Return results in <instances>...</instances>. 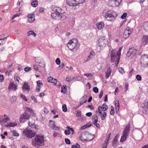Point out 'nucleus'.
I'll list each match as a JSON object with an SVG mask.
<instances>
[{
  "label": "nucleus",
  "mask_w": 148,
  "mask_h": 148,
  "mask_svg": "<svg viewBox=\"0 0 148 148\" xmlns=\"http://www.w3.org/2000/svg\"><path fill=\"white\" fill-rule=\"evenodd\" d=\"M44 140L43 136L36 135L32 142V145L36 147H39L44 144Z\"/></svg>",
  "instance_id": "f257e3e1"
},
{
  "label": "nucleus",
  "mask_w": 148,
  "mask_h": 148,
  "mask_svg": "<svg viewBox=\"0 0 148 148\" xmlns=\"http://www.w3.org/2000/svg\"><path fill=\"white\" fill-rule=\"evenodd\" d=\"M33 110L29 107H27L26 110L23 114L20 116V121L21 123H23L29 119L31 113Z\"/></svg>",
  "instance_id": "f03ea898"
},
{
  "label": "nucleus",
  "mask_w": 148,
  "mask_h": 148,
  "mask_svg": "<svg viewBox=\"0 0 148 148\" xmlns=\"http://www.w3.org/2000/svg\"><path fill=\"white\" fill-rule=\"evenodd\" d=\"M103 16L108 21H111L115 19L112 12L107 8H105L102 13Z\"/></svg>",
  "instance_id": "7ed1b4c3"
},
{
  "label": "nucleus",
  "mask_w": 148,
  "mask_h": 148,
  "mask_svg": "<svg viewBox=\"0 0 148 148\" xmlns=\"http://www.w3.org/2000/svg\"><path fill=\"white\" fill-rule=\"evenodd\" d=\"M79 46L77 40L75 38L70 40L67 45L68 48L71 50L74 49H77Z\"/></svg>",
  "instance_id": "20e7f679"
},
{
  "label": "nucleus",
  "mask_w": 148,
  "mask_h": 148,
  "mask_svg": "<svg viewBox=\"0 0 148 148\" xmlns=\"http://www.w3.org/2000/svg\"><path fill=\"white\" fill-rule=\"evenodd\" d=\"M85 1V0H66V3L69 6L76 7Z\"/></svg>",
  "instance_id": "39448f33"
},
{
  "label": "nucleus",
  "mask_w": 148,
  "mask_h": 148,
  "mask_svg": "<svg viewBox=\"0 0 148 148\" xmlns=\"http://www.w3.org/2000/svg\"><path fill=\"white\" fill-rule=\"evenodd\" d=\"M108 5L110 7L118 6L121 4L122 0H107Z\"/></svg>",
  "instance_id": "423d86ee"
},
{
  "label": "nucleus",
  "mask_w": 148,
  "mask_h": 148,
  "mask_svg": "<svg viewBox=\"0 0 148 148\" xmlns=\"http://www.w3.org/2000/svg\"><path fill=\"white\" fill-rule=\"evenodd\" d=\"M115 51L114 50H112L111 52L110 57L111 61L112 62H115L116 63V65H117L119 61V59L118 60L116 58L117 54L115 53Z\"/></svg>",
  "instance_id": "0eeeda50"
},
{
  "label": "nucleus",
  "mask_w": 148,
  "mask_h": 148,
  "mask_svg": "<svg viewBox=\"0 0 148 148\" xmlns=\"http://www.w3.org/2000/svg\"><path fill=\"white\" fill-rule=\"evenodd\" d=\"M23 133L26 137L28 138H31L35 135V133L30 130H23Z\"/></svg>",
  "instance_id": "6e6552de"
},
{
  "label": "nucleus",
  "mask_w": 148,
  "mask_h": 148,
  "mask_svg": "<svg viewBox=\"0 0 148 148\" xmlns=\"http://www.w3.org/2000/svg\"><path fill=\"white\" fill-rule=\"evenodd\" d=\"M51 16L53 19L57 20L64 19L66 18L65 16H60V15L58 14L55 12L52 13L51 14Z\"/></svg>",
  "instance_id": "1a4fd4ad"
},
{
  "label": "nucleus",
  "mask_w": 148,
  "mask_h": 148,
  "mask_svg": "<svg viewBox=\"0 0 148 148\" xmlns=\"http://www.w3.org/2000/svg\"><path fill=\"white\" fill-rule=\"evenodd\" d=\"M36 62L39 64V65L42 67L45 66V62L43 59L42 57H38L35 58Z\"/></svg>",
  "instance_id": "9d476101"
},
{
  "label": "nucleus",
  "mask_w": 148,
  "mask_h": 148,
  "mask_svg": "<svg viewBox=\"0 0 148 148\" xmlns=\"http://www.w3.org/2000/svg\"><path fill=\"white\" fill-rule=\"evenodd\" d=\"M53 11L56 12L58 14L60 15V16H65L63 14L65 13L64 10H62L61 8L58 7H55L53 9Z\"/></svg>",
  "instance_id": "9b49d317"
},
{
  "label": "nucleus",
  "mask_w": 148,
  "mask_h": 148,
  "mask_svg": "<svg viewBox=\"0 0 148 148\" xmlns=\"http://www.w3.org/2000/svg\"><path fill=\"white\" fill-rule=\"evenodd\" d=\"M148 61V55L145 54L143 55L140 59V63L141 65L144 66Z\"/></svg>",
  "instance_id": "f8f14e48"
},
{
  "label": "nucleus",
  "mask_w": 148,
  "mask_h": 148,
  "mask_svg": "<svg viewBox=\"0 0 148 148\" xmlns=\"http://www.w3.org/2000/svg\"><path fill=\"white\" fill-rule=\"evenodd\" d=\"M108 109V106L105 103H103L101 106H99L98 108V112L99 113H101L102 111H105Z\"/></svg>",
  "instance_id": "ddd939ff"
},
{
  "label": "nucleus",
  "mask_w": 148,
  "mask_h": 148,
  "mask_svg": "<svg viewBox=\"0 0 148 148\" xmlns=\"http://www.w3.org/2000/svg\"><path fill=\"white\" fill-rule=\"evenodd\" d=\"M98 117L96 115H94L92 116V121L93 123L98 128H99L100 127V125L97 123Z\"/></svg>",
  "instance_id": "4468645a"
},
{
  "label": "nucleus",
  "mask_w": 148,
  "mask_h": 148,
  "mask_svg": "<svg viewBox=\"0 0 148 148\" xmlns=\"http://www.w3.org/2000/svg\"><path fill=\"white\" fill-rule=\"evenodd\" d=\"M130 123H128L124 128V131L123 132V134L126 135L127 136L129 134L130 130Z\"/></svg>",
  "instance_id": "2eb2a0df"
},
{
  "label": "nucleus",
  "mask_w": 148,
  "mask_h": 148,
  "mask_svg": "<svg viewBox=\"0 0 148 148\" xmlns=\"http://www.w3.org/2000/svg\"><path fill=\"white\" fill-rule=\"evenodd\" d=\"M137 53V50L134 48H132L129 49L127 55V56H130L131 55H135Z\"/></svg>",
  "instance_id": "dca6fc26"
},
{
  "label": "nucleus",
  "mask_w": 148,
  "mask_h": 148,
  "mask_svg": "<svg viewBox=\"0 0 148 148\" xmlns=\"http://www.w3.org/2000/svg\"><path fill=\"white\" fill-rule=\"evenodd\" d=\"M142 45L144 46L148 44V35L143 36L142 40Z\"/></svg>",
  "instance_id": "f3484780"
},
{
  "label": "nucleus",
  "mask_w": 148,
  "mask_h": 148,
  "mask_svg": "<svg viewBox=\"0 0 148 148\" xmlns=\"http://www.w3.org/2000/svg\"><path fill=\"white\" fill-rule=\"evenodd\" d=\"M9 90H16L17 89V86L14 83V82H10L8 87Z\"/></svg>",
  "instance_id": "a211bd4d"
},
{
  "label": "nucleus",
  "mask_w": 148,
  "mask_h": 148,
  "mask_svg": "<svg viewBox=\"0 0 148 148\" xmlns=\"http://www.w3.org/2000/svg\"><path fill=\"white\" fill-rule=\"evenodd\" d=\"M143 105L144 106H143L142 108H144L145 110L144 112L147 113H148V100L147 99L145 100L143 103Z\"/></svg>",
  "instance_id": "6ab92c4d"
},
{
  "label": "nucleus",
  "mask_w": 148,
  "mask_h": 148,
  "mask_svg": "<svg viewBox=\"0 0 148 148\" xmlns=\"http://www.w3.org/2000/svg\"><path fill=\"white\" fill-rule=\"evenodd\" d=\"M47 81L48 82L53 83L54 85H56L57 82V79H53L52 77L50 76L47 78Z\"/></svg>",
  "instance_id": "aec40b11"
},
{
  "label": "nucleus",
  "mask_w": 148,
  "mask_h": 148,
  "mask_svg": "<svg viewBox=\"0 0 148 148\" xmlns=\"http://www.w3.org/2000/svg\"><path fill=\"white\" fill-rule=\"evenodd\" d=\"M27 17L28 18V21L30 23L33 22L35 20V15L34 14H28Z\"/></svg>",
  "instance_id": "412c9836"
},
{
  "label": "nucleus",
  "mask_w": 148,
  "mask_h": 148,
  "mask_svg": "<svg viewBox=\"0 0 148 148\" xmlns=\"http://www.w3.org/2000/svg\"><path fill=\"white\" fill-rule=\"evenodd\" d=\"M87 136V134L84 132L81 133L79 136L80 140L82 141H88Z\"/></svg>",
  "instance_id": "4be33fe9"
},
{
  "label": "nucleus",
  "mask_w": 148,
  "mask_h": 148,
  "mask_svg": "<svg viewBox=\"0 0 148 148\" xmlns=\"http://www.w3.org/2000/svg\"><path fill=\"white\" fill-rule=\"evenodd\" d=\"M96 27L98 29H100L103 28L104 26V24L103 22L101 21L98 22L96 24Z\"/></svg>",
  "instance_id": "5701e85b"
},
{
  "label": "nucleus",
  "mask_w": 148,
  "mask_h": 148,
  "mask_svg": "<svg viewBox=\"0 0 148 148\" xmlns=\"http://www.w3.org/2000/svg\"><path fill=\"white\" fill-rule=\"evenodd\" d=\"M23 90H26L28 92L29 91V86L28 85V83L25 82L24 83L23 86L22 87Z\"/></svg>",
  "instance_id": "b1692460"
},
{
  "label": "nucleus",
  "mask_w": 148,
  "mask_h": 148,
  "mask_svg": "<svg viewBox=\"0 0 148 148\" xmlns=\"http://www.w3.org/2000/svg\"><path fill=\"white\" fill-rule=\"evenodd\" d=\"M112 71V70L109 67L106 71L105 73L106 74V78H108L110 76Z\"/></svg>",
  "instance_id": "393cba45"
},
{
  "label": "nucleus",
  "mask_w": 148,
  "mask_h": 148,
  "mask_svg": "<svg viewBox=\"0 0 148 148\" xmlns=\"http://www.w3.org/2000/svg\"><path fill=\"white\" fill-rule=\"evenodd\" d=\"M98 114L101 116V118L102 120H104L107 115L106 112H102L101 111V113H99Z\"/></svg>",
  "instance_id": "a878e982"
},
{
  "label": "nucleus",
  "mask_w": 148,
  "mask_h": 148,
  "mask_svg": "<svg viewBox=\"0 0 148 148\" xmlns=\"http://www.w3.org/2000/svg\"><path fill=\"white\" fill-rule=\"evenodd\" d=\"M115 105L116 112H118L119 111L120 108V105L119 101H116L115 102Z\"/></svg>",
  "instance_id": "bb28decb"
},
{
  "label": "nucleus",
  "mask_w": 148,
  "mask_h": 148,
  "mask_svg": "<svg viewBox=\"0 0 148 148\" xmlns=\"http://www.w3.org/2000/svg\"><path fill=\"white\" fill-rule=\"evenodd\" d=\"M143 26L144 30L148 32V21L144 23Z\"/></svg>",
  "instance_id": "cd10ccee"
},
{
  "label": "nucleus",
  "mask_w": 148,
  "mask_h": 148,
  "mask_svg": "<svg viewBox=\"0 0 148 148\" xmlns=\"http://www.w3.org/2000/svg\"><path fill=\"white\" fill-rule=\"evenodd\" d=\"M131 34L130 32H128L127 31H125L123 35V37L126 39Z\"/></svg>",
  "instance_id": "c85d7f7f"
},
{
  "label": "nucleus",
  "mask_w": 148,
  "mask_h": 148,
  "mask_svg": "<svg viewBox=\"0 0 148 148\" xmlns=\"http://www.w3.org/2000/svg\"><path fill=\"white\" fill-rule=\"evenodd\" d=\"M50 127L55 130H60V127L56 126L54 122H53V123L50 125Z\"/></svg>",
  "instance_id": "c756f323"
},
{
  "label": "nucleus",
  "mask_w": 148,
  "mask_h": 148,
  "mask_svg": "<svg viewBox=\"0 0 148 148\" xmlns=\"http://www.w3.org/2000/svg\"><path fill=\"white\" fill-rule=\"evenodd\" d=\"M123 48V46H122L121 47H120L118 51L116 53V54H117V56L116 57V58H117V59L118 60L120 59V56H121V49Z\"/></svg>",
  "instance_id": "7c9ffc66"
},
{
  "label": "nucleus",
  "mask_w": 148,
  "mask_h": 148,
  "mask_svg": "<svg viewBox=\"0 0 148 148\" xmlns=\"http://www.w3.org/2000/svg\"><path fill=\"white\" fill-rule=\"evenodd\" d=\"M111 136V133H109V134L107 135L106 136V139L105 142L106 143V145L104 146H107V145H108V141L109 140L110 137Z\"/></svg>",
  "instance_id": "2f4dec72"
},
{
  "label": "nucleus",
  "mask_w": 148,
  "mask_h": 148,
  "mask_svg": "<svg viewBox=\"0 0 148 148\" xmlns=\"http://www.w3.org/2000/svg\"><path fill=\"white\" fill-rule=\"evenodd\" d=\"M31 35H32L34 37H36V34L33 31L30 30L27 32V36H29Z\"/></svg>",
  "instance_id": "473e14b6"
},
{
  "label": "nucleus",
  "mask_w": 148,
  "mask_h": 148,
  "mask_svg": "<svg viewBox=\"0 0 148 148\" xmlns=\"http://www.w3.org/2000/svg\"><path fill=\"white\" fill-rule=\"evenodd\" d=\"M66 85H63L61 89V92L63 93L66 92Z\"/></svg>",
  "instance_id": "72a5a7b5"
},
{
  "label": "nucleus",
  "mask_w": 148,
  "mask_h": 148,
  "mask_svg": "<svg viewBox=\"0 0 148 148\" xmlns=\"http://www.w3.org/2000/svg\"><path fill=\"white\" fill-rule=\"evenodd\" d=\"M38 5V1L37 0H35L32 2L31 5L33 7H36Z\"/></svg>",
  "instance_id": "f704fd0d"
},
{
  "label": "nucleus",
  "mask_w": 148,
  "mask_h": 148,
  "mask_svg": "<svg viewBox=\"0 0 148 148\" xmlns=\"http://www.w3.org/2000/svg\"><path fill=\"white\" fill-rule=\"evenodd\" d=\"M17 124L13 122H10L9 124H7L6 125V126L7 127H14L17 125Z\"/></svg>",
  "instance_id": "c9c22d12"
},
{
  "label": "nucleus",
  "mask_w": 148,
  "mask_h": 148,
  "mask_svg": "<svg viewBox=\"0 0 148 148\" xmlns=\"http://www.w3.org/2000/svg\"><path fill=\"white\" fill-rule=\"evenodd\" d=\"M128 136L123 134V135L121 136V139H120V141L121 142H123L126 140V138Z\"/></svg>",
  "instance_id": "e433bc0d"
},
{
  "label": "nucleus",
  "mask_w": 148,
  "mask_h": 148,
  "mask_svg": "<svg viewBox=\"0 0 148 148\" xmlns=\"http://www.w3.org/2000/svg\"><path fill=\"white\" fill-rule=\"evenodd\" d=\"M12 133L13 134L14 136H18L19 135V134L15 130H13L12 131Z\"/></svg>",
  "instance_id": "4c0bfd02"
},
{
  "label": "nucleus",
  "mask_w": 148,
  "mask_h": 148,
  "mask_svg": "<svg viewBox=\"0 0 148 148\" xmlns=\"http://www.w3.org/2000/svg\"><path fill=\"white\" fill-rule=\"evenodd\" d=\"M95 52L94 51H91L90 52V55L88 57V58H87V61L88 60L90 59V58H92V57L94 55H95Z\"/></svg>",
  "instance_id": "58836bf2"
},
{
  "label": "nucleus",
  "mask_w": 148,
  "mask_h": 148,
  "mask_svg": "<svg viewBox=\"0 0 148 148\" xmlns=\"http://www.w3.org/2000/svg\"><path fill=\"white\" fill-rule=\"evenodd\" d=\"M28 124L29 126L31 127L32 128H36V125L34 124V123H32V122H30L29 121L28 122Z\"/></svg>",
  "instance_id": "ea45409f"
},
{
  "label": "nucleus",
  "mask_w": 148,
  "mask_h": 148,
  "mask_svg": "<svg viewBox=\"0 0 148 148\" xmlns=\"http://www.w3.org/2000/svg\"><path fill=\"white\" fill-rule=\"evenodd\" d=\"M3 117H1V118H2V119H1V121H0V122L2 121L4 122H6L8 121H10V119L8 117H6L4 119L3 118Z\"/></svg>",
  "instance_id": "a19ab883"
},
{
  "label": "nucleus",
  "mask_w": 148,
  "mask_h": 148,
  "mask_svg": "<svg viewBox=\"0 0 148 148\" xmlns=\"http://www.w3.org/2000/svg\"><path fill=\"white\" fill-rule=\"evenodd\" d=\"M6 39V38H4L0 39V45H3L4 44Z\"/></svg>",
  "instance_id": "79ce46f5"
},
{
  "label": "nucleus",
  "mask_w": 148,
  "mask_h": 148,
  "mask_svg": "<svg viewBox=\"0 0 148 148\" xmlns=\"http://www.w3.org/2000/svg\"><path fill=\"white\" fill-rule=\"evenodd\" d=\"M118 143L117 140L114 139L112 142V145L114 147H116L117 146Z\"/></svg>",
  "instance_id": "37998d69"
},
{
  "label": "nucleus",
  "mask_w": 148,
  "mask_h": 148,
  "mask_svg": "<svg viewBox=\"0 0 148 148\" xmlns=\"http://www.w3.org/2000/svg\"><path fill=\"white\" fill-rule=\"evenodd\" d=\"M62 111L64 112H66L67 111V108L65 104H64L62 106Z\"/></svg>",
  "instance_id": "c03bdc74"
},
{
  "label": "nucleus",
  "mask_w": 148,
  "mask_h": 148,
  "mask_svg": "<svg viewBox=\"0 0 148 148\" xmlns=\"http://www.w3.org/2000/svg\"><path fill=\"white\" fill-rule=\"evenodd\" d=\"M111 110L110 112V114L111 115H113L114 113V108L113 106H111Z\"/></svg>",
  "instance_id": "a18cd8bd"
},
{
  "label": "nucleus",
  "mask_w": 148,
  "mask_h": 148,
  "mask_svg": "<svg viewBox=\"0 0 148 148\" xmlns=\"http://www.w3.org/2000/svg\"><path fill=\"white\" fill-rule=\"evenodd\" d=\"M20 97L23 100L25 101H27V99L24 95L22 94H21Z\"/></svg>",
  "instance_id": "49530a36"
},
{
  "label": "nucleus",
  "mask_w": 148,
  "mask_h": 148,
  "mask_svg": "<svg viewBox=\"0 0 148 148\" xmlns=\"http://www.w3.org/2000/svg\"><path fill=\"white\" fill-rule=\"evenodd\" d=\"M37 86L41 87L42 85V83L41 80H38L37 82Z\"/></svg>",
  "instance_id": "de8ad7c7"
},
{
  "label": "nucleus",
  "mask_w": 148,
  "mask_h": 148,
  "mask_svg": "<svg viewBox=\"0 0 148 148\" xmlns=\"http://www.w3.org/2000/svg\"><path fill=\"white\" fill-rule=\"evenodd\" d=\"M76 116L79 117H81V112L80 111H77L76 112Z\"/></svg>",
  "instance_id": "09e8293b"
},
{
  "label": "nucleus",
  "mask_w": 148,
  "mask_h": 148,
  "mask_svg": "<svg viewBox=\"0 0 148 148\" xmlns=\"http://www.w3.org/2000/svg\"><path fill=\"white\" fill-rule=\"evenodd\" d=\"M31 69H32L31 67L28 66H27L24 68V70L25 71L27 72L31 70Z\"/></svg>",
  "instance_id": "8fccbe9b"
},
{
  "label": "nucleus",
  "mask_w": 148,
  "mask_h": 148,
  "mask_svg": "<svg viewBox=\"0 0 148 148\" xmlns=\"http://www.w3.org/2000/svg\"><path fill=\"white\" fill-rule=\"evenodd\" d=\"M31 98L33 101L35 103H37V101L36 98L34 96H31Z\"/></svg>",
  "instance_id": "3c124183"
},
{
  "label": "nucleus",
  "mask_w": 148,
  "mask_h": 148,
  "mask_svg": "<svg viewBox=\"0 0 148 148\" xmlns=\"http://www.w3.org/2000/svg\"><path fill=\"white\" fill-rule=\"evenodd\" d=\"M136 78L138 80L140 81L141 80L142 77L140 75H137L136 76Z\"/></svg>",
  "instance_id": "603ef678"
},
{
  "label": "nucleus",
  "mask_w": 148,
  "mask_h": 148,
  "mask_svg": "<svg viewBox=\"0 0 148 148\" xmlns=\"http://www.w3.org/2000/svg\"><path fill=\"white\" fill-rule=\"evenodd\" d=\"M56 63L58 65H60V61L59 58H57L56 60Z\"/></svg>",
  "instance_id": "864d4df0"
},
{
  "label": "nucleus",
  "mask_w": 148,
  "mask_h": 148,
  "mask_svg": "<svg viewBox=\"0 0 148 148\" xmlns=\"http://www.w3.org/2000/svg\"><path fill=\"white\" fill-rule=\"evenodd\" d=\"M80 145L77 144L75 145H73L72 146V148H80Z\"/></svg>",
  "instance_id": "5fc2aeb1"
},
{
  "label": "nucleus",
  "mask_w": 148,
  "mask_h": 148,
  "mask_svg": "<svg viewBox=\"0 0 148 148\" xmlns=\"http://www.w3.org/2000/svg\"><path fill=\"white\" fill-rule=\"evenodd\" d=\"M33 67L34 69L36 71H38V65L36 64H34L33 65Z\"/></svg>",
  "instance_id": "6e6d98bb"
},
{
  "label": "nucleus",
  "mask_w": 148,
  "mask_h": 148,
  "mask_svg": "<svg viewBox=\"0 0 148 148\" xmlns=\"http://www.w3.org/2000/svg\"><path fill=\"white\" fill-rule=\"evenodd\" d=\"M118 70L120 73H123L125 71L124 69L122 67H120L119 68Z\"/></svg>",
  "instance_id": "4d7b16f0"
},
{
  "label": "nucleus",
  "mask_w": 148,
  "mask_h": 148,
  "mask_svg": "<svg viewBox=\"0 0 148 148\" xmlns=\"http://www.w3.org/2000/svg\"><path fill=\"white\" fill-rule=\"evenodd\" d=\"M64 133L66 135L69 134L71 133V132L68 130H65Z\"/></svg>",
  "instance_id": "13d9d810"
},
{
  "label": "nucleus",
  "mask_w": 148,
  "mask_h": 148,
  "mask_svg": "<svg viewBox=\"0 0 148 148\" xmlns=\"http://www.w3.org/2000/svg\"><path fill=\"white\" fill-rule=\"evenodd\" d=\"M65 142L67 144H70L71 142L70 140L68 138H66L65 139Z\"/></svg>",
  "instance_id": "bf43d9fd"
},
{
  "label": "nucleus",
  "mask_w": 148,
  "mask_h": 148,
  "mask_svg": "<svg viewBox=\"0 0 148 148\" xmlns=\"http://www.w3.org/2000/svg\"><path fill=\"white\" fill-rule=\"evenodd\" d=\"M127 16V14L126 13H124L121 16V18L122 19L125 18Z\"/></svg>",
  "instance_id": "052dcab7"
},
{
  "label": "nucleus",
  "mask_w": 148,
  "mask_h": 148,
  "mask_svg": "<svg viewBox=\"0 0 148 148\" xmlns=\"http://www.w3.org/2000/svg\"><path fill=\"white\" fill-rule=\"evenodd\" d=\"M93 91L95 93H97L98 92V89L97 87H94L93 88Z\"/></svg>",
  "instance_id": "680f3d73"
},
{
  "label": "nucleus",
  "mask_w": 148,
  "mask_h": 148,
  "mask_svg": "<svg viewBox=\"0 0 148 148\" xmlns=\"http://www.w3.org/2000/svg\"><path fill=\"white\" fill-rule=\"evenodd\" d=\"M43 110H44L43 111L46 114H47L48 113L49 110H48V109L47 108L45 107L44 108Z\"/></svg>",
  "instance_id": "e2e57ef3"
},
{
  "label": "nucleus",
  "mask_w": 148,
  "mask_h": 148,
  "mask_svg": "<svg viewBox=\"0 0 148 148\" xmlns=\"http://www.w3.org/2000/svg\"><path fill=\"white\" fill-rule=\"evenodd\" d=\"M40 90V87L37 86L35 90L37 92H39Z\"/></svg>",
  "instance_id": "0e129e2a"
},
{
  "label": "nucleus",
  "mask_w": 148,
  "mask_h": 148,
  "mask_svg": "<svg viewBox=\"0 0 148 148\" xmlns=\"http://www.w3.org/2000/svg\"><path fill=\"white\" fill-rule=\"evenodd\" d=\"M3 76L2 75H0V82H2L4 80Z\"/></svg>",
  "instance_id": "69168bd1"
},
{
  "label": "nucleus",
  "mask_w": 148,
  "mask_h": 148,
  "mask_svg": "<svg viewBox=\"0 0 148 148\" xmlns=\"http://www.w3.org/2000/svg\"><path fill=\"white\" fill-rule=\"evenodd\" d=\"M125 31H128V32H130L131 34V33L132 32V29H130V28L128 27L126 28V29Z\"/></svg>",
  "instance_id": "338daca9"
},
{
  "label": "nucleus",
  "mask_w": 148,
  "mask_h": 148,
  "mask_svg": "<svg viewBox=\"0 0 148 148\" xmlns=\"http://www.w3.org/2000/svg\"><path fill=\"white\" fill-rule=\"evenodd\" d=\"M86 115L88 117L91 116L92 115V113L91 112L87 113L86 114Z\"/></svg>",
  "instance_id": "774afa93"
}]
</instances>
